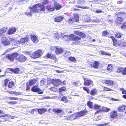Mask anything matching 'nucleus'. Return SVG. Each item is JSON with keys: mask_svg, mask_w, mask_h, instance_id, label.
Wrapping results in <instances>:
<instances>
[{"mask_svg": "<svg viewBox=\"0 0 126 126\" xmlns=\"http://www.w3.org/2000/svg\"><path fill=\"white\" fill-rule=\"evenodd\" d=\"M88 112L86 110H84L73 114L70 115H66V113L64 112H63L61 114V116L65 117L64 119L65 120H73L77 119L78 118L83 116L87 114Z\"/></svg>", "mask_w": 126, "mask_h": 126, "instance_id": "1", "label": "nucleus"}, {"mask_svg": "<svg viewBox=\"0 0 126 126\" xmlns=\"http://www.w3.org/2000/svg\"><path fill=\"white\" fill-rule=\"evenodd\" d=\"M74 33L77 35L80 36L81 37L75 36L73 34H70L69 36L67 35H65L64 37H69L68 38L71 40L75 41H78L81 40V38H84L86 37V35L85 34L81 32L78 31H75Z\"/></svg>", "mask_w": 126, "mask_h": 126, "instance_id": "2", "label": "nucleus"}, {"mask_svg": "<svg viewBox=\"0 0 126 126\" xmlns=\"http://www.w3.org/2000/svg\"><path fill=\"white\" fill-rule=\"evenodd\" d=\"M43 52L42 50L39 49L37 50L33 53L30 54L31 56L34 59H36L40 57L43 54Z\"/></svg>", "mask_w": 126, "mask_h": 126, "instance_id": "3", "label": "nucleus"}, {"mask_svg": "<svg viewBox=\"0 0 126 126\" xmlns=\"http://www.w3.org/2000/svg\"><path fill=\"white\" fill-rule=\"evenodd\" d=\"M83 89L86 91L88 94H90L92 96H94L97 94V91L96 88L92 89L90 92L89 89L86 87L84 86L83 87Z\"/></svg>", "mask_w": 126, "mask_h": 126, "instance_id": "4", "label": "nucleus"}, {"mask_svg": "<svg viewBox=\"0 0 126 126\" xmlns=\"http://www.w3.org/2000/svg\"><path fill=\"white\" fill-rule=\"evenodd\" d=\"M100 64L99 62L97 61H94L91 62L89 65L90 67L96 69L98 68Z\"/></svg>", "mask_w": 126, "mask_h": 126, "instance_id": "5", "label": "nucleus"}, {"mask_svg": "<svg viewBox=\"0 0 126 126\" xmlns=\"http://www.w3.org/2000/svg\"><path fill=\"white\" fill-rule=\"evenodd\" d=\"M83 85L86 86L90 85L93 86L94 85L93 82L92 80L88 78H84Z\"/></svg>", "mask_w": 126, "mask_h": 126, "instance_id": "6", "label": "nucleus"}, {"mask_svg": "<svg viewBox=\"0 0 126 126\" xmlns=\"http://www.w3.org/2000/svg\"><path fill=\"white\" fill-rule=\"evenodd\" d=\"M17 53H14L12 54H9L6 56V58L10 60V61L13 62L14 59L16 60V58L17 57Z\"/></svg>", "mask_w": 126, "mask_h": 126, "instance_id": "7", "label": "nucleus"}, {"mask_svg": "<svg viewBox=\"0 0 126 126\" xmlns=\"http://www.w3.org/2000/svg\"><path fill=\"white\" fill-rule=\"evenodd\" d=\"M17 55L16 60L20 62H24L26 61L27 59V58L22 54H19L17 53Z\"/></svg>", "mask_w": 126, "mask_h": 126, "instance_id": "8", "label": "nucleus"}, {"mask_svg": "<svg viewBox=\"0 0 126 126\" xmlns=\"http://www.w3.org/2000/svg\"><path fill=\"white\" fill-rule=\"evenodd\" d=\"M53 47L55 48V53L56 54L59 55L63 53L64 50L63 48L59 46H54Z\"/></svg>", "mask_w": 126, "mask_h": 126, "instance_id": "9", "label": "nucleus"}, {"mask_svg": "<svg viewBox=\"0 0 126 126\" xmlns=\"http://www.w3.org/2000/svg\"><path fill=\"white\" fill-rule=\"evenodd\" d=\"M31 91L34 92H39V94H42L43 93V91L39 92L41 91V90L39 88L38 86L37 85H35L33 86L31 89Z\"/></svg>", "mask_w": 126, "mask_h": 126, "instance_id": "10", "label": "nucleus"}, {"mask_svg": "<svg viewBox=\"0 0 126 126\" xmlns=\"http://www.w3.org/2000/svg\"><path fill=\"white\" fill-rule=\"evenodd\" d=\"M39 3L35 4L32 7L30 8V9L32 10V11L36 13H38L39 11Z\"/></svg>", "mask_w": 126, "mask_h": 126, "instance_id": "11", "label": "nucleus"}, {"mask_svg": "<svg viewBox=\"0 0 126 126\" xmlns=\"http://www.w3.org/2000/svg\"><path fill=\"white\" fill-rule=\"evenodd\" d=\"M103 84H106L108 86H113L114 84V82L111 79H106L102 81Z\"/></svg>", "mask_w": 126, "mask_h": 126, "instance_id": "12", "label": "nucleus"}, {"mask_svg": "<svg viewBox=\"0 0 126 126\" xmlns=\"http://www.w3.org/2000/svg\"><path fill=\"white\" fill-rule=\"evenodd\" d=\"M1 42L2 44L5 46L8 45L10 43V42L8 40L6 37H2L1 39Z\"/></svg>", "mask_w": 126, "mask_h": 126, "instance_id": "13", "label": "nucleus"}, {"mask_svg": "<svg viewBox=\"0 0 126 126\" xmlns=\"http://www.w3.org/2000/svg\"><path fill=\"white\" fill-rule=\"evenodd\" d=\"M118 113L116 111L112 110L110 113V117L111 118L114 119L117 117Z\"/></svg>", "mask_w": 126, "mask_h": 126, "instance_id": "14", "label": "nucleus"}, {"mask_svg": "<svg viewBox=\"0 0 126 126\" xmlns=\"http://www.w3.org/2000/svg\"><path fill=\"white\" fill-rule=\"evenodd\" d=\"M29 40V38L28 37H26L21 38L20 39L19 41H17L18 42V43H19V44H24L28 42Z\"/></svg>", "mask_w": 126, "mask_h": 126, "instance_id": "15", "label": "nucleus"}, {"mask_svg": "<svg viewBox=\"0 0 126 126\" xmlns=\"http://www.w3.org/2000/svg\"><path fill=\"white\" fill-rule=\"evenodd\" d=\"M123 20L122 18L120 17H118L115 19V23L118 25H120L123 23Z\"/></svg>", "mask_w": 126, "mask_h": 126, "instance_id": "16", "label": "nucleus"}, {"mask_svg": "<svg viewBox=\"0 0 126 126\" xmlns=\"http://www.w3.org/2000/svg\"><path fill=\"white\" fill-rule=\"evenodd\" d=\"M16 29L15 27L10 28L8 30L7 34L9 35L12 34L16 32Z\"/></svg>", "mask_w": 126, "mask_h": 126, "instance_id": "17", "label": "nucleus"}, {"mask_svg": "<svg viewBox=\"0 0 126 126\" xmlns=\"http://www.w3.org/2000/svg\"><path fill=\"white\" fill-rule=\"evenodd\" d=\"M110 37L111 38L112 40L113 46L119 45L118 40L115 38L113 36H111Z\"/></svg>", "mask_w": 126, "mask_h": 126, "instance_id": "18", "label": "nucleus"}, {"mask_svg": "<svg viewBox=\"0 0 126 126\" xmlns=\"http://www.w3.org/2000/svg\"><path fill=\"white\" fill-rule=\"evenodd\" d=\"M47 10L49 12L53 11L55 10V8L53 6L50 5H48L46 6Z\"/></svg>", "mask_w": 126, "mask_h": 126, "instance_id": "19", "label": "nucleus"}, {"mask_svg": "<svg viewBox=\"0 0 126 126\" xmlns=\"http://www.w3.org/2000/svg\"><path fill=\"white\" fill-rule=\"evenodd\" d=\"M126 106L122 105L120 106L117 109L118 111L120 112H124L126 109Z\"/></svg>", "mask_w": 126, "mask_h": 126, "instance_id": "20", "label": "nucleus"}, {"mask_svg": "<svg viewBox=\"0 0 126 126\" xmlns=\"http://www.w3.org/2000/svg\"><path fill=\"white\" fill-rule=\"evenodd\" d=\"M31 40L34 43H37L38 42L39 40L36 36L33 35H31Z\"/></svg>", "mask_w": 126, "mask_h": 126, "instance_id": "21", "label": "nucleus"}, {"mask_svg": "<svg viewBox=\"0 0 126 126\" xmlns=\"http://www.w3.org/2000/svg\"><path fill=\"white\" fill-rule=\"evenodd\" d=\"M47 111V109L46 108H39L37 110V111L39 114H42L46 112Z\"/></svg>", "mask_w": 126, "mask_h": 126, "instance_id": "22", "label": "nucleus"}, {"mask_svg": "<svg viewBox=\"0 0 126 126\" xmlns=\"http://www.w3.org/2000/svg\"><path fill=\"white\" fill-rule=\"evenodd\" d=\"M9 70L13 72L15 74H17L19 73L20 71V69L17 68L15 69L10 68L9 69Z\"/></svg>", "mask_w": 126, "mask_h": 126, "instance_id": "23", "label": "nucleus"}, {"mask_svg": "<svg viewBox=\"0 0 126 126\" xmlns=\"http://www.w3.org/2000/svg\"><path fill=\"white\" fill-rule=\"evenodd\" d=\"M54 5L55 9V8L56 10H60L62 7V6L61 5L57 2H55Z\"/></svg>", "mask_w": 126, "mask_h": 126, "instance_id": "24", "label": "nucleus"}, {"mask_svg": "<svg viewBox=\"0 0 126 126\" xmlns=\"http://www.w3.org/2000/svg\"><path fill=\"white\" fill-rule=\"evenodd\" d=\"M63 19V18L61 16H56L54 20L55 22H59L61 21Z\"/></svg>", "mask_w": 126, "mask_h": 126, "instance_id": "25", "label": "nucleus"}, {"mask_svg": "<svg viewBox=\"0 0 126 126\" xmlns=\"http://www.w3.org/2000/svg\"><path fill=\"white\" fill-rule=\"evenodd\" d=\"M52 82L54 85L56 86H58L60 84V80L58 79L53 80Z\"/></svg>", "mask_w": 126, "mask_h": 126, "instance_id": "26", "label": "nucleus"}, {"mask_svg": "<svg viewBox=\"0 0 126 126\" xmlns=\"http://www.w3.org/2000/svg\"><path fill=\"white\" fill-rule=\"evenodd\" d=\"M39 11H44L45 10V6L43 4L39 3Z\"/></svg>", "mask_w": 126, "mask_h": 126, "instance_id": "27", "label": "nucleus"}, {"mask_svg": "<svg viewBox=\"0 0 126 126\" xmlns=\"http://www.w3.org/2000/svg\"><path fill=\"white\" fill-rule=\"evenodd\" d=\"M37 80L35 79L30 80L29 81V82H28V83L29 84L30 86H32L37 82Z\"/></svg>", "mask_w": 126, "mask_h": 126, "instance_id": "28", "label": "nucleus"}, {"mask_svg": "<svg viewBox=\"0 0 126 126\" xmlns=\"http://www.w3.org/2000/svg\"><path fill=\"white\" fill-rule=\"evenodd\" d=\"M117 16L119 17H120L122 18H124L126 16V13L124 12H119L117 14Z\"/></svg>", "mask_w": 126, "mask_h": 126, "instance_id": "29", "label": "nucleus"}, {"mask_svg": "<svg viewBox=\"0 0 126 126\" xmlns=\"http://www.w3.org/2000/svg\"><path fill=\"white\" fill-rule=\"evenodd\" d=\"M122 34L121 33L117 32L115 33L114 36L116 38H120L122 37Z\"/></svg>", "mask_w": 126, "mask_h": 126, "instance_id": "30", "label": "nucleus"}, {"mask_svg": "<svg viewBox=\"0 0 126 126\" xmlns=\"http://www.w3.org/2000/svg\"><path fill=\"white\" fill-rule=\"evenodd\" d=\"M73 15L74 17H73V19H74V21L76 22L78 21L79 18L78 15L77 14L75 13L73 14Z\"/></svg>", "mask_w": 126, "mask_h": 126, "instance_id": "31", "label": "nucleus"}, {"mask_svg": "<svg viewBox=\"0 0 126 126\" xmlns=\"http://www.w3.org/2000/svg\"><path fill=\"white\" fill-rule=\"evenodd\" d=\"M53 111L56 113H60L63 111V110L60 109H53L52 110Z\"/></svg>", "mask_w": 126, "mask_h": 126, "instance_id": "32", "label": "nucleus"}, {"mask_svg": "<svg viewBox=\"0 0 126 126\" xmlns=\"http://www.w3.org/2000/svg\"><path fill=\"white\" fill-rule=\"evenodd\" d=\"M102 109H101V112H107L109 111L110 109L104 106H102Z\"/></svg>", "mask_w": 126, "mask_h": 126, "instance_id": "33", "label": "nucleus"}, {"mask_svg": "<svg viewBox=\"0 0 126 126\" xmlns=\"http://www.w3.org/2000/svg\"><path fill=\"white\" fill-rule=\"evenodd\" d=\"M14 85V83L13 81H11L9 82L8 84V87L10 88H12Z\"/></svg>", "mask_w": 126, "mask_h": 126, "instance_id": "34", "label": "nucleus"}, {"mask_svg": "<svg viewBox=\"0 0 126 126\" xmlns=\"http://www.w3.org/2000/svg\"><path fill=\"white\" fill-rule=\"evenodd\" d=\"M102 33L103 36L107 37V36L110 33L106 31H105L102 32Z\"/></svg>", "mask_w": 126, "mask_h": 126, "instance_id": "35", "label": "nucleus"}, {"mask_svg": "<svg viewBox=\"0 0 126 126\" xmlns=\"http://www.w3.org/2000/svg\"><path fill=\"white\" fill-rule=\"evenodd\" d=\"M93 102L90 101H89L87 103V105L90 108L92 109L93 108Z\"/></svg>", "mask_w": 126, "mask_h": 126, "instance_id": "36", "label": "nucleus"}, {"mask_svg": "<svg viewBox=\"0 0 126 126\" xmlns=\"http://www.w3.org/2000/svg\"><path fill=\"white\" fill-rule=\"evenodd\" d=\"M61 100L62 101H63L65 103H67L68 101V100L67 99L66 96H63L61 98Z\"/></svg>", "mask_w": 126, "mask_h": 126, "instance_id": "37", "label": "nucleus"}, {"mask_svg": "<svg viewBox=\"0 0 126 126\" xmlns=\"http://www.w3.org/2000/svg\"><path fill=\"white\" fill-rule=\"evenodd\" d=\"M101 53V54L103 55H107L108 56H110L111 54L110 53H108L106 52H105V51L102 50H100Z\"/></svg>", "mask_w": 126, "mask_h": 126, "instance_id": "38", "label": "nucleus"}, {"mask_svg": "<svg viewBox=\"0 0 126 126\" xmlns=\"http://www.w3.org/2000/svg\"><path fill=\"white\" fill-rule=\"evenodd\" d=\"M9 79H5L4 80V85L5 86H6L8 85Z\"/></svg>", "mask_w": 126, "mask_h": 126, "instance_id": "39", "label": "nucleus"}, {"mask_svg": "<svg viewBox=\"0 0 126 126\" xmlns=\"http://www.w3.org/2000/svg\"><path fill=\"white\" fill-rule=\"evenodd\" d=\"M68 60L72 62H76V58L75 57L71 56L68 58Z\"/></svg>", "mask_w": 126, "mask_h": 126, "instance_id": "40", "label": "nucleus"}, {"mask_svg": "<svg viewBox=\"0 0 126 126\" xmlns=\"http://www.w3.org/2000/svg\"><path fill=\"white\" fill-rule=\"evenodd\" d=\"M113 67L111 64H109L108 65L107 68V69L109 71H111L112 70Z\"/></svg>", "mask_w": 126, "mask_h": 126, "instance_id": "41", "label": "nucleus"}, {"mask_svg": "<svg viewBox=\"0 0 126 126\" xmlns=\"http://www.w3.org/2000/svg\"><path fill=\"white\" fill-rule=\"evenodd\" d=\"M46 83V81L45 79H42L40 81V84L41 86L45 85Z\"/></svg>", "mask_w": 126, "mask_h": 126, "instance_id": "42", "label": "nucleus"}, {"mask_svg": "<svg viewBox=\"0 0 126 126\" xmlns=\"http://www.w3.org/2000/svg\"><path fill=\"white\" fill-rule=\"evenodd\" d=\"M18 98L17 97H8L6 98L7 99L13 100H18Z\"/></svg>", "mask_w": 126, "mask_h": 126, "instance_id": "43", "label": "nucleus"}, {"mask_svg": "<svg viewBox=\"0 0 126 126\" xmlns=\"http://www.w3.org/2000/svg\"><path fill=\"white\" fill-rule=\"evenodd\" d=\"M66 88L64 87H62L60 88L59 90V91L60 92H62L64 91H65Z\"/></svg>", "mask_w": 126, "mask_h": 126, "instance_id": "44", "label": "nucleus"}, {"mask_svg": "<svg viewBox=\"0 0 126 126\" xmlns=\"http://www.w3.org/2000/svg\"><path fill=\"white\" fill-rule=\"evenodd\" d=\"M51 54V53H47L46 55L44 56L45 58H49L50 59H51L52 56V55Z\"/></svg>", "mask_w": 126, "mask_h": 126, "instance_id": "45", "label": "nucleus"}, {"mask_svg": "<svg viewBox=\"0 0 126 126\" xmlns=\"http://www.w3.org/2000/svg\"><path fill=\"white\" fill-rule=\"evenodd\" d=\"M7 30V28L4 27L0 29V32L2 33L5 32Z\"/></svg>", "mask_w": 126, "mask_h": 126, "instance_id": "46", "label": "nucleus"}, {"mask_svg": "<svg viewBox=\"0 0 126 126\" xmlns=\"http://www.w3.org/2000/svg\"><path fill=\"white\" fill-rule=\"evenodd\" d=\"M123 68L122 67H119L117 69L116 72L117 73H121L123 72Z\"/></svg>", "mask_w": 126, "mask_h": 126, "instance_id": "47", "label": "nucleus"}, {"mask_svg": "<svg viewBox=\"0 0 126 126\" xmlns=\"http://www.w3.org/2000/svg\"><path fill=\"white\" fill-rule=\"evenodd\" d=\"M50 90L51 91H53L54 92H56L57 91V89L55 87H51L49 88Z\"/></svg>", "mask_w": 126, "mask_h": 126, "instance_id": "48", "label": "nucleus"}, {"mask_svg": "<svg viewBox=\"0 0 126 126\" xmlns=\"http://www.w3.org/2000/svg\"><path fill=\"white\" fill-rule=\"evenodd\" d=\"M100 107V106L97 104H95L94 106V108L95 110L99 109Z\"/></svg>", "mask_w": 126, "mask_h": 126, "instance_id": "49", "label": "nucleus"}, {"mask_svg": "<svg viewBox=\"0 0 126 126\" xmlns=\"http://www.w3.org/2000/svg\"><path fill=\"white\" fill-rule=\"evenodd\" d=\"M112 91V89L107 87H104L103 88V91Z\"/></svg>", "mask_w": 126, "mask_h": 126, "instance_id": "50", "label": "nucleus"}, {"mask_svg": "<svg viewBox=\"0 0 126 126\" xmlns=\"http://www.w3.org/2000/svg\"><path fill=\"white\" fill-rule=\"evenodd\" d=\"M26 91H29V90L30 89V87L29 85V84L28 83V82H27L26 83Z\"/></svg>", "mask_w": 126, "mask_h": 126, "instance_id": "51", "label": "nucleus"}, {"mask_svg": "<svg viewBox=\"0 0 126 126\" xmlns=\"http://www.w3.org/2000/svg\"><path fill=\"white\" fill-rule=\"evenodd\" d=\"M50 59H52L55 61H57V58L56 57V55L55 54H52V56Z\"/></svg>", "mask_w": 126, "mask_h": 126, "instance_id": "52", "label": "nucleus"}, {"mask_svg": "<svg viewBox=\"0 0 126 126\" xmlns=\"http://www.w3.org/2000/svg\"><path fill=\"white\" fill-rule=\"evenodd\" d=\"M8 103L10 104L14 105L16 104L17 102L15 101H11L8 102Z\"/></svg>", "mask_w": 126, "mask_h": 126, "instance_id": "53", "label": "nucleus"}, {"mask_svg": "<svg viewBox=\"0 0 126 126\" xmlns=\"http://www.w3.org/2000/svg\"><path fill=\"white\" fill-rule=\"evenodd\" d=\"M121 28L122 29H124L126 28V22H125L121 26Z\"/></svg>", "mask_w": 126, "mask_h": 126, "instance_id": "54", "label": "nucleus"}, {"mask_svg": "<svg viewBox=\"0 0 126 126\" xmlns=\"http://www.w3.org/2000/svg\"><path fill=\"white\" fill-rule=\"evenodd\" d=\"M110 122H108L105 123L103 124H99L98 125L99 126H109V124Z\"/></svg>", "mask_w": 126, "mask_h": 126, "instance_id": "55", "label": "nucleus"}, {"mask_svg": "<svg viewBox=\"0 0 126 126\" xmlns=\"http://www.w3.org/2000/svg\"><path fill=\"white\" fill-rule=\"evenodd\" d=\"M75 6L77 8H80L82 9H86L87 8V7L86 6L83 7L78 5H75Z\"/></svg>", "mask_w": 126, "mask_h": 126, "instance_id": "56", "label": "nucleus"}, {"mask_svg": "<svg viewBox=\"0 0 126 126\" xmlns=\"http://www.w3.org/2000/svg\"><path fill=\"white\" fill-rule=\"evenodd\" d=\"M75 21H74V19H73V18H70L68 20V22L69 23H72L74 22Z\"/></svg>", "mask_w": 126, "mask_h": 126, "instance_id": "57", "label": "nucleus"}, {"mask_svg": "<svg viewBox=\"0 0 126 126\" xmlns=\"http://www.w3.org/2000/svg\"><path fill=\"white\" fill-rule=\"evenodd\" d=\"M25 14L27 16H32V12H27L25 13Z\"/></svg>", "mask_w": 126, "mask_h": 126, "instance_id": "58", "label": "nucleus"}, {"mask_svg": "<svg viewBox=\"0 0 126 126\" xmlns=\"http://www.w3.org/2000/svg\"><path fill=\"white\" fill-rule=\"evenodd\" d=\"M122 74L124 75H126V68H123V70Z\"/></svg>", "mask_w": 126, "mask_h": 126, "instance_id": "59", "label": "nucleus"}, {"mask_svg": "<svg viewBox=\"0 0 126 126\" xmlns=\"http://www.w3.org/2000/svg\"><path fill=\"white\" fill-rule=\"evenodd\" d=\"M101 112V109H99L95 112L94 113V115H95L96 114H99Z\"/></svg>", "mask_w": 126, "mask_h": 126, "instance_id": "60", "label": "nucleus"}, {"mask_svg": "<svg viewBox=\"0 0 126 126\" xmlns=\"http://www.w3.org/2000/svg\"><path fill=\"white\" fill-rule=\"evenodd\" d=\"M101 119V117L100 115H98L96 118L95 120L97 121L100 120Z\"/></svg>", "mask_w": 126, "mask_h": 126, "instance_id": "61", "label": "nucleus"}, {"mask_svg": "<svg viewBox=\"0 0 126 126\" xmlns=\"http://www.w3.org/2000/svg\"><path fill=\"white\" fill-rule=\"evenodd\" d=\"M78 82V81H75L73 83V84L75 86H77Z\"/></svg>", "mask_w": 126, "mask_h": 126, "instance_id": "62", "label": "nucleus"}, {"mask_svg": "<svg viewBox=\"0 0 126 126\" xmlns=\"http://www.w3.org/2000/svg\"><path fill=\"white\" fill-rule=\"evenodd\" d=\"M82 1L84 2V1H82L80 0H79L77 1V3L78 4H81Z\"/></svg>", "mask_w": 126, "mask_h": 126, "instance_id": "63", "label": "nucleus"}, {"mask_svg": "<svg viewBox=\"0 0 126 126\" xmlns=\"http://www.w3.org/2000/svg\"><path fill=\"white\" fill-rule=\"evenodd\" d=\"M7 92L9 93L10 94L12 95L13 94H14V91H7Z\"/></svg>", "mask_w": 126, "mask_h": 126, "instance_id": "64", "label": "nucleus"}]
</instances>
